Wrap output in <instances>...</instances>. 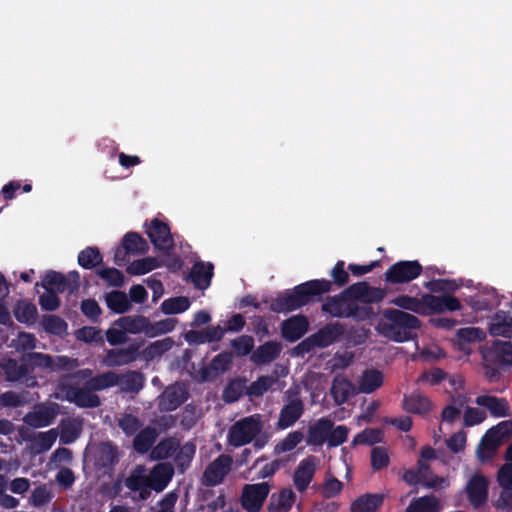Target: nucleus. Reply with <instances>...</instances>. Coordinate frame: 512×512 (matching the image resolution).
Here are the masks:
<instances>
[{
    "instance_id": "nucleus-1",
    "label": "nucleus",
    "mask_w": 512,
    "mask_h": 512,
    "mask_svg": "<svg viewBox=\"0 0 512 512\" xmlns=\"http://www.w3.org/2000/svg\"><path fill=\"white\" fill-rule=\"evenodd\" d=\"M321 310L332 317L352 318L357 322L371 320L376 316L373 307L360 306L355 303L350 286L337 295L328 296L323 302Z\"/></svg>"
},
{
    "instance_id": "nucleus-2",
    "label": "nucleus",
    "mask_w": 512,
    "mask_h": 512,
    "mask_svg": "<svg viewBox=\"0 0 512 512\" xmlns=\"http://www.w3.org/2000/svg\"><path fill=\"white\" fill-rule=\"evenodd\" d=\"M383 316L387 321L379 323L378 331L394 342L409 341L413 331L421 326V321L416 316L399 309H386Z\"/></svg>"
},
{
    "instance_id": "nucleus-3",
    "label": "nucleus",
    "mask_w": 512,
    "mask_h": 512,
    "mask_svg": "<svg viewBox=\"0 0 512 512\" xmlns=\"http://www.w3.org/2000/svg\"><path fill=\"white\" fill-rule=\"evenodd\" d=\"M260 415L255 414L236 421L228 431V443L241 447L251 443L262 431Z\"/></svg>"
},
{
    "instance_id": "nucleus-4",
    "label": "nucleus",
    "mask_w": 512,
    "mask_h": 512,
    "mask_svg": "<svg viewBox=\"0 0 512 512\" xmlns=\"http://www.w3.org/2000/svg\"><path fill=\"white\" fill-rule=\"evenodd\" d=\"M422 270V265L417 260H401L386 270L385 281L389 284L408 283L420 276Z\"/></svg>"
},
{
    "instance_id": "nucleus-5",
    "label": "nucleus",
    "mask_w": 512,
    "mask_h": 512,
    "mask_svg": "<svg viewBox=\"0 0 512 512\" xmlns=\"http://www.w3.org/2000/svg\"><path fill=\"white\" fill-rule=\"evenodd\" d=\"M267 482L245 484L242 489L240 502L247 512H259L270 492Z\"/></svg>"
},
{
    "instance_id": "nucleus-6",
    "label": "nucleus",
    "mask_w": 512,
    "mask_h": 512,
    "mask_svg": "<svg viewBox=\"0 0 512 512\" xmlns=\"http://www.w3.org/2000/svg\"><path fill=\"white\" fill-rule=\"evenodd\" d=\"M145 227L147 228L146 233L156 249L164 252L173 249L174 240L167 223L154 218L149 225L146 222Z\"/></svg>"
},
{
    "instance_id": "nucleus-7",
    "label": "nucleus",
    "mask_w": 512,
    "mask_h": 512,
    "mask_svg": "<svg viewBox=\"0 0 512 512\" xmlns=\"http://www.w3.org/2000/svg\"><path fill=\"white\" fill-rule=\"evenodd\" d=\"M62 392L68 402L74 403L79 408H97L101 405L99 396L87 386V383L82 388L75 385H64Z\"/></svg>"
},
{
    "instance_id": "nucleus-8",
    "label": "nucleus",
    "mask_w": 512,
    "mask_h": 512,
    "mask_svg": "<svg viewBox=\"0 0 512 512\" xmlns=\"http://www.w3.org/2000/svg\"><path fill=\"white\" fill-rule=\"evenodd\" d=\"M489 480L481 473L473 474L465 486L467 499L474 509H479L488 500Z\"/></svg>"
},
{
    "instance_id": "nucleus-9",
    "label": "nucleus",
    "mask_w": 512,
    "mask_h": 512,
    "mask_svg": "<svg viewBox=\"0 0 512 512\" xmlns=\"http://www.w3.org/2000/svg\"><path fill=\"white\" fill-rule=\"evenodd\" d=\"M232 458L229 455L221 454L213 460L204 470L202 483L206 487H214L222 483L230 472Z\"/></svg>"
},
{
    "instance_id": "nucleus-10",
    "label": "nucleus",
    "mask_w": 512,
    "mask_h": 512,
    "mask_svg": "<svg viewBox=\"0 0 512 512\" xmlns=\"http://www.w3.org/2000/svg\"><path fill=\"white\" fill-rule=\"evenodd\" d=\"M423 302L425 306V316L440 314L446 311H458L462 308L460 300L451 294H442L440 296L423 294Z\"/></svg>"
},
{
    "instance_id": "nucleus-11",
    "label": "nucleus",
    "mask_w": 512,
    "mask_h": 512,
    "mask_svg": "<svg viewBox=\"0 0 512 512\" xmlns=\"http://www.w3.org/2000/svg\"><path fill=\"white\" fill-rule=\"evenodd\" d=\"M188 399L184 385L175 383L165 388L159 397L158 407L162 412H171L179 408Z\"/></svg>"
},
{
    "instance_id": "nucleus-12",
    "label": "nucleus",
    "mask_w": 512,
    "mask_h": 512,
    "mask_svg": "<svg viewBox=\"0 0 512 512\" xmlns=\"http://www.w3.org/2000/svg\"><path fill=\"white\" fill-rule=\"evenodd\" d=\"M355 303H362V306H370L383 301L387 292L386 289L370 286L366 281L356 282L350 285Z\"/></svg>"
},
{
    "instance_id": "nucleus-13",
    "label": "nucleus",
    "mask_w": 512,
    "mask_h": 512,
    "mask_svg": "<svg viewBox=\"0 0 512 512\" xmlns=\"http://www.w3.org/2000/svg\"><path fill=\"white\" fill-rule=\"evenodd\" d=\"M301 293L304 306L323 300V295L331 292V284L328 279H313L297 285Z\"/></svg>"
},
{
    "instance_id": "nucleus-14",
    "label": "nucleus",
    "mask_w": 512,
    "mask_h": 512,
    "mask_svg": "<svg viewBox=\"0 0 512 512\" xmlns=\"http://www.w3.org/2000/svg\"><path fill=\"white\" fill-rule=\"evenodd\" d=\"M485 362L499 365L501 367H512V342L495 340L484 352Z\"/></svg>"
},
{
    "instance_id": "nucleus-15",
    "label": "nucleus",
    "mask_w": 512,
    "mask_h": 512,
    "mask_svg": "<svg viewBox=\"0 0 512 512\" xmlns=\"http://www.w3.org/2000/svg\"><path fill=\"white\" fill-rule=\"evenodd\" d=\"M304 306L299 288L295 286L291 290L279 293L271 301L270 310L275 313H288Z\"/></svg>"
},
{
    "instance_id": "nucleus-16",
    "label": "nucleus",
    "mask_w": 512,
    "mask_h": 512,
    "mask_svg": "<svg viewBox=\"0 0 512 512\" xmlns=\"http://www.w3.org/2000/svg\"><path fill=\"white\" fill-rule=\"evenodd\" d=\"M233 362V354L231 351H222L217 354L210 363L201 369V377L203 381H211L216 379L220 374L228 371Z\"/></svg>"
},
{
    "instance_id": "nucleus-17",
    "label": "nucleus",
    "mask_w": 512,
    "mask_h": 512,
    "mask_svg": "<svg viewBox=\"0 0 512 512\" xmlns=\"http://www.w3.org/2000/svg\"><path fill=\"white\" fill-rule=\"evenodd\" d=\"M140 345L132 343L126 348L110 349L105 356V364L109 367L123 366L134 362L139 357Z\"/></svg>"
},
{
    "instance_id": "nucleus-18",
    "label": "nucleus",
    "mask_w": 512,
    "mask_h": 512,
    "mask_svg": "<svg viewBox=\"0 0 512 512\" xmlns=\"http://www.w3.org/2000/svg\"><path fill=\"white\" fill-rule=\"evenodd\" d=\"M309 328L306 316L296 315L284 320L281 324V335L288 342L298 341Z\"/></svg>"
},
{
    "instance_id": "nucleus-19",
    "label": "nucleus",
    "mask_w": 512,
    "mask_h": 512,
    "mask_svg": "<svg viewBox=\"0 0 512 512\" xmlns=\"http://www.w3.org/2000/svg\"><path fill=\"white\" fill-rule=\"evenodd\" d=\"M304 413V403L299 397H295L280 410L277 428L284 430L293 426Z\"/></svg>"
},
{
    "instance_id": "nucleus-20",
    "label": "nucleus",
    "mask_w": 512,
    "mask_h": 512,
    "mask_svg": "<svg viewBox=\"0 0 512 512\" xmlns=\"http://www.w3.org/2000/svg\"><path fill=\"white\" fill-rule=\"evenodd\" d=\"M344 332V324L333 322L321 327L317 332L311 334V337L317 348H326L343 336Z\"/></svg>"
},
{
    "instance_id": "nucleus-21",
    "label": "nucleus",
    "mask_w": 512,
    "mask_h": 512,
    "mask_svg": "<svg viewBox=\"0 0 512 512\" xmlns=\"http://www.w3.org/2000/svg\"><path fill=\"white\" fill-rule=\"evenodd\" d=\"M214 265L211 262H195L189 272L188 278L193 283L194 287L199 290L207 289L210 284L213 273Z\"/></svg>"
},
{
    "instance_id": "nucleus-22",
    "label": "nucleus",
    "mask_w": 512,
    "mask_h": 512,
    "mask_svg": "<svg viewBox=\"0 0 512 512\" xmlns=\"http://www.w3.org/2000/svg\"><path fill=\"white\" fill-rule=\"evenodd\" d=\"M282 352V344L277 341H267L258 346L250 356L255 365L269 364L277 359Z\"/></svg>"
},
{
    "instance_id": "nucleus-23",
    "label": "nucleus",
    "mask_w": 512,
    "mask_h": 512,
    "mask_svg": "<svg viewBox=\"0 0 512 512\" xmlns=\"http://www.w3.org/2000/svg\"><path fill=\"white\" fill-rule=\"evenodd\" d=\"M314 457L310 456L300 461L293 476V483L299 492H304L313 480L315 474Z\"/></svg>"
},
{
    "instance_id": "nucleus-24",
    "label": "nucleus",
    "mask_w": 512,
    "mask_h": 512,
    "mask_svg": "<svg viewBox=\"0 0 512 512\" xmlns=\"http://www.w3.org/2000/svg\"><path fill=\"white\" fill-rule=\"evenodd\" d=\"M489 333L492 336H501L512 339V312L499 310L490 320Z\"/></svg>"
},
{
    "instance_id": "nucleus-25",
    "label": "nucleus",
    "mask_w": 512,
    "mask_h": 512,
    "mask_svg": "<svg viewBox=\"0 0 512 512\" xmlns=\"http://www.w3.org/2000/svg\"><path fill=\"white\" fill-rule=\"evenodd\" d=\"M476 404L486 408L495 418L511 416L510 406L505 398L491 395H481L476 398Z\"/></svg>"
},
{
    "instance_id": "nucleus-26",
    "label": "nucleus",
    "mask_w": 512,
    "mask_h": 512,
    "mask_svg": "<svg viewBox=\"0 0 512 512\" xmlns=\"http://www.w3.org/2000/svg\"><path fill=\"white\" fill-rule=\"evenodd\" d=\"M334 426V422L323 417L311 425L308 429L307 443L314 446H322L327 442L331 429Z\"/></svg>"
},
{
    "instance_id": "nucleus-27",
    "label": "nucleus",
    "mask_w": 512,
    "mask_h": 512,
    "mask_svg": "<svg viewBox=\"0 0 512 512\" xmlns=\"http://www.w3.org/2000/svg\"><path fill=\"white\" fill-rule=\"evenodd\" d=\"M173 467L169 463H159L150 471L149 484L156 492L163 491L173 477Z\"/></svg>"
},
{
    "instance_id": "nucleus-28",
    "label": "nucleus",
    "mask_w": 512,
    "mask_h": 512,
    "mask_svg": "<svg viewBox=\"0 0 512 512\" xmlns=\"http://www.w3.org/2000/svg\"><path fill=\"white\" fill-rule=\"evenodd\" d=\"M56 411L52 407L42 406L37 410L28 412L23 421L30 427L42 428L51 425L56 418Z\"/></svg>"
},
{
    "instance_id": "nucleus-29",
    "label": "nucleus",
    "mask_w": 512,
    "mask_h": 512,
    "mask_svg": "<svg viewBox=\"0 0 512 512\" xmlns=\"http://www.w3.org/2000/svg\"><path fill=\"white\" fill-rule=\"evenodd\" d=\"M381 493H366L358 496L350 505V512H376L383 504Z\"/></svg>"
},
{
    "instance_id": "nucleus-30",
    "label": "nucleus",
    "mask_w": 512,
    "mask_h": 512,
    "mask_svg": "<svg viewBox=\"0 0 512 512\" xmlns=\"http://www.w3.org/2000/svg\"><path fill=\"white\" fill-rule=\"evenodd\" d=\"M145 377L143 373L134 370H128L125 373L118 374V386L124 393L137 394L144 387Z\"/></svg>"
},
{
    "instance_id": "nucleus-31",
    "label": "nucleus",
    "mask_w": 512,
    "mask_h": 512,
    "mask_svg": "<svg viewBox=\"0 0 512 512\" xmlns=\"http://www.w3.org/2000/svg\"><path fill=\"white\" fill-rule=\"evenodd\" d=\"M501 444V439L495 435V432L493 431L492 433L490 430H487L477 447L478 459L481 462L491 460Z\"/></svg>"
},
{
    "instance_id": "nucleus-32",
    "label": "nucleus",
    "mask_w": 512,
    "mask_h": 512,
    "mask_svg": "<svg viewBox=\"0 0 512 512\" xmlns=\"http://www.w3.org/2000/svg\"><path fill=\"white\" fill-rule=\"evenodd\" d=\"M0 369L4 372L6 380L11 382L21 381L29 376L28 368L22 357L19 361L8 358L0 362Z\"/></svg>"
},
{
    "instance_id": "nucleus-33",
    "label": "nucleus",
    "mask_w": 512,
    "mask_h": 512,
    "mask_svg": "<svg viewBox=\"0 0 512 512\" xmlns=\"http://www.w3.org/2000/svg\"><path fill=\"white\" fill-rule=\"evenodd\" d=\"M159 433L156 428L146 426L141 428L133 439V448L139 454H146L152 449Z\"/></svg>"
},
{
    "instance_id": "nucleus-34",
    "label": "nucleus",
    "mask_w": 512,
    "mask_h": 512,
    "mask_svg": "<svg viewBox=\"0 0 512 512\" xmlns=\"http://www.w3.org/2000/svg\"><path fill=\"white\" fill-rule=\"evenodd\" d=\"M441 504L434 495H425L411 500L405 512H440Z\"/></svg>"
},
{
    "instance_id": "nucleus-35",
    "label": "nucleus",
    "mask_w": 512,
    "mask_h": 512,
    "mask_svg": "<svg viewBox=\"0 0 512 512\" xmlns=\"http://www.w3.org/2000/svg\"><path fill=\"white\" fill-rule=\"evenodd\" d=\"M40 285L46 291L63 293L68 288L69 279H67L66 276L60 272L49 270L43 276Z\"/></svg>"
},
{
    "instance_id": "nucleus-36",
    "label": "nucleus",
    "mask_w": 512,
    "mask_h": 512,
    "mask_svg": "<svg viewBox=\"0 0 512 512\" xmlns=\"http://www.w3.org/2000/svg\"><path fill=\"white\" fill-rule=\"evenodd\" d=\"M403 408L410 413L426 414L431 410V402L425 395L412 393L404 397Z\"/></svg>"
},
{
    "instance_id": "nucleus-37",
    "label": "nucleus",
    "mask_w": 512,
    "mask_h": 512,
    "mask_svg": "<svg viewBox=\"0 0 512 512\" xmlns=\"http://www.w3.org/2000/svg\"><path fill=\"white\" fill-rule=\"evenodd\" d=\"M22 360L28 368L29 375L34 372L35 368L53 369L54 358L49 354L28 352L22 354Z\"/></svg>"
},
{
    "instance_id": "nucleus-38",
    "label": "nucleus",
    "mask_w": 512,
    "mask_h": 512,
    "mask_svg": "<svg viewBox=\"0 0 512 512\" xmlns=\"http://www.w3.org/2000/svg\"><path fill=\"white\" fill-rule=\"evenodd\" d=\"M180 447V441L174 437H167L158 442L151 450L154 460H165L172 457Z\"/></svg>"
},
{
    "instance_id": "nucleus-39",
    "label": "nucleus",
    "mask_w": 512,
    "mask_h": 512,
    "mask_svg": "<svg viewBox=\"0 0 512 512\" xmlns=\"http://www.w3.org/2000/svg\"><path fill=\"white\" fill-rule=\"evenodd\" d=\"M107 307L114 313L123 314L131 309V303L125 292L114 290L105 295Z\"/></svg>"
},
{
    "instance_id": "nucleus-40",
    "label": "nucleus",
    "mask_w": 512,
    "mask_h": 512,
    "mask_svg": "<svg viewBox=\"0 0 512 512\" xmlns=\"http://www.w3.org/2000/svg\"><path fill=\"white\" fill-rule=\"evenodd\" d=\"M116 325L121 327L124 331L132 334L139 332H144L146 334V331L149 330V326H151V322L144 316H124L116 321Z\"/></svg>"
},
{
    "instance_id": "nucleus-41",
    "label": "nucleus",
    "mask_w": 512,
    "mask_h": 512,
    "mask_svg": "<svg viewBox=\"0 0 512 512\" xmlns=\"http://www.w3.org/2000/svg\"><path fill=\"white\" fill-rule=\"evenodd\" d=\"M121 244L132 255H143L149 250L147 241L137 232H128L122 238Z\"/></svg>"
},
{
    "instance_id": "nucleus-42",
    "label": "nucleus",
    "mask_w": 512,
    "mask_h": 512,
    "mask_svg": "<svg viewBox=\"0 0 512 512\" xmlns=\"http://www.w3.org/2000/svg\"><path fill=\"white\" fill-rule=\"evenodd\" d=\"M383 384V374L379 370L370 369L364 371L359 381V389L362 393L370 394Z\"/></svg>"
},
{
    "instance_id": "nucleus-43",
    "label": "nucleus",
    "mask_w": 512,
    "mask_h": 512,
    "mask_svg": "<svg viewBox=\"0 0 512 512\" xmlns=\"http://www.w3.org/2000/svg\"><path fill=\"white\" fill-rule=\"evenodd\" d=\"M87 386L95 391H101L118 384V374L113 371H106L86 381Z\"/></svg>"
},
{
    "instance_id": "nucleus-44",
    "label": "nucleus",
    "mask_w": 512,
    "mask_h": 512,
    "mask_svg": "<svg viewBox=\"0 0 512 512\" xmlns=\"http://www.w3.org/2000/svg\"><path fill=\"white\" fill-rule=\"evenodd\" d=\"M390 304H393L401 309L412 311L420 315L425 314L423 295L421 296V298H416L408 295H399L393 298L390 301Z\"/></svg>"
},
{
    "instance_id": "nucleus-45",
    "label": "nucleus",
    "mask_w": 512,
    "mask_h": 512,
    "mask_svg": "<svg viewBox=\"0 0 512 512\" xmlns=\"http://www.w3.org/2000/svg\"><path fill=\"white\" fill-rule=\"evenodd\" d=\"M102 262L103 256L97 247L88 246L78 254V264L84 269H93Z\"/></svg>"
},
{
    "instance_id": "nucleus-46",
    "label": "nucleus",
    "mask_w": 512,
    "mask_h": 512,
    "mask_svg": "<svg viewBox=\"0 0 512 512\" xmlns=\"http://www.w3.org/2000/svg\"><path fill=\"white\" fill-rule=\"evenodd\" d=\"M14 315L18 322L31 325L37 319V307L27 301H19L14 309Z\"/></svg>"
},
{
    "instance_id": "nucleus-47",
    "label": "nucleus",
    "mask_w": 512,
    "mask_h": 512,
    "mask_svg": "<svg viewBox=\"0 0 512 512\" xmlns=\"http://www.w3.org/2000/svg\"><path fill=\"white\" fill-rule=\"evenodd\" d=\"M160 266L159 260L155 257H145L130 263L126 272L129 275H144Z\"/></svg>"
},
{
    "instance_id": "nucleus-48",
    "label": "nucleus",
    "mask_w": 512,
    "mask_h": 512,
    "mask_svg": "<svg viewBox=\"0 0 512 512\" xmlns=\"http://www.w3.org/2000/svg\"><path fill=\"white\" fill-rule=\"evenodd\" d=\"M348 269L345 268V262L343 260H338L336 264L330 271L331 280V292L336 289H340L345 287L350 280Z\"/></svg>"
},
{
    "instance_id": "nucleus-49",
    "label": "nucleus",
    "mask_w": 512,
    "mask_h": 512,
    "mask_svg": "<svg viewBox=\"0 0 512 512\" xmlns=\"http://www.w3.org/2000/svg\"><path fill=\"white\" fill-rule=\"evenodd\" d=\"M277 381V376L263 375L259 376L248 387L246 393L249 396L261 397L263 396Z\"/></svg>"
},
{
    "instance_id": "nucleus-50",
    "label": "nucleus",
    "mask_w": 512,
    "mask_h": 512,
    "mask_svg": "<svg viewBox=\"0 0 512 512\" xmlns=\"http://www.w3.org/2000/svg\"><path fill=\"white\" fill-rule=\"evenodd\" d=\"M230 345L233 356L241 358L253 353L255 341L250 335H241L231 340Z\"/></svg>"
},
{
    "instance_id": "nucleus-51",
    "label": "nucleus",
    "mask_w": 512,
    "mask_h": 512,
    "mask_svg": "<svg viewBox=\"0 0 512 512\" xmlns=\"http://www.w3.org/2000/svg\"><path fill=\"white\" fill-rule=\"evenodd\" d=\"M191 303L185 296L171 297L161 303V311L166 315L182 313L189 309Z\"/></svg>"
},
{
    "instance_id": "nucleus-52",
    "label": "nucleus",
    "mask_w": 512,
    "mask_h": 512,
    "mask_svg": "<svg viewBox=\"0 0 512 512\" xmlns=\"http://www.w3.org/2000/svg\"><path fill=\"white\" fill-rule=\"evenodd\" d=\"M351 382L346 378L335 377L332 382L331 395L338 404H344L350 395Z\"/></svg>"
},
{
    "instance_id": "nucleus-53",
    "label": "nucleus",
    "mask_w": 512,
    "mask_h": 512,
    "mask_svg": "<svg viewBox=\"0 0 512 512\" xmlns=\"http://www.w3.org/2000/svg\"><path fill=\"white\" fill-rule=\"evenodd\" d=\"M424 287L432 293L451 294L457 291L461 285L453 279H433L425 282Z\"/></svg>"
},
{
    "instance_id": "nucleus-54",
    "label": "nucleus",
    "mask_w": 512,
    "mask_h": 512,
    "mask_svg": "<svg viewBox=\"0 0 512 512\" xmlns=\"http://www.w3.org/2000/svg\"><path fill=\"white\" fill-rule=\"evenodd\" d=\"M118 426L123 433L130 437L135 436L142 428V421L131 413H124L118 418Z\"/></svg>"
},
{
    "instance_id": "nucleus-55",
    "label": "nucleus",
    "mask_w": 512,
    "mask_h": 512,
    "mask_svg": "<svg viewBox=\"0 0 512 512\" xmlns=\"http://www.w3.org/2000/svg\"><path fill=\"white\" fill-rule=\"evenodd\" d=\"M196 452V446L192 442L185 443L175 455V464L184 472L191 464Z\"/></svg>"
},
{
    "instance_id": "nucleus-56",
    "label": "nucleus",
    "mask_w": 512,
    "mask_h": 512,
    "mask_svg": "<svg viewBox=\"0 0 512 512\" xmlns=\"http://www.w3.org/2000/svg\"><path fill=\"white\" fill-rule=\"evenodd\" d=\"M149 483L148 475L142 466H137L125 479V486L133 492L140 490Z\"/></svg>"
},
{
    "instance_id": "nucleus-57",
    "label": "nucleus",
    "mask_w": 512,
    "mask_h": 512,
    "mask_svg": "<svg viewBox=\"0 0 512 512\" xmlns=\"http://www.w3.org/2000/svg\"><path fill=\"white\" fill-rule=\"evenodd\" d=\"M81 434V429L73 420L62 421L60 443L64 445L75 442Z\"/></svg>"
},
{
    "instance_id": "nucleus-58",
    "label": "nucleus",
    "mask_w": 512,
    "mask_h": 512,
    "mask_svg": "<svg viewBox=\"0 0 512 512\" xmlns=\"http://www.w3.org/2000/svg\"><path fill=\"white\" fill-rule=\"evenodd\" d=\"M383 439V432L377 428H366L358 433L354 439V445H374Z\"/></svg>"
},
{
    "instance_id": "nucleus-59",
    "label": "nucleus",
    "mask_w": 512,
    "mask_h": 512,
    "mask_svg": "<svg viewBox=\"0 0 512 512\" xmlns=\"http://www.w3.org/2000/svg\"><path fill=\"white\" fill-rule=\"evenodd\" d=\"M97 275L103 279L107 285L111 287H122L125 282V277L122 271L113 267H106L97 270Z\"/></svg>"
},
{
    "instance_id": "nucleus-60",
    "label": "nucleus",
    "mask_w": 512,
    "mask_h": 512,
    "mask_svg": "<svg viewBox=\"0 0 512 512\" xmlns=\"http://www.w3.org/2000/svg\"><path fill=\"white\" fill-rule=\"evenodd\" d=\"M304 435L301 431L290 432L283 440L275 445V454L292 451L299 443L302 442Z\"/></svg>"
},
{
    "instance_id": "nucleus-61",
    "label": "nucleus",
    "mask_w": 512,
    "mask_h": 512,
    "mask_svg": "<svg viewBox=\"0 0 512 512\" xmlns=\"http://www.w3.org/2000/svg\"><path fill=\"white\" fill-rule=\"evenodd\" d=\"M245 389L244 381L241 379L231 380L224 389L223 399L226 403L238 401L243 395Z\"/></svg>"
},
{
    "instance_id": "nucleus-62",
    "label": "nucleus",
    "mask_w": 512,
    "mask_h": 512,
    "mask_svg": "<svg viewBox=\"0 0 512 512\" xmlns=\"http://www.w3.org/2000/svg\"><path fill=\"white\" fill-rule=\"evenodd\" d=\"M296 500V495L292 489H283L280 491L277 501V506L274 507L272 504L268 507V512H278L283 510L288 512Z\"/></svg>"
},
{
    "instance_id": "nucleus-63",
    "label": "nucleus",
    "mask_w": 512,
    "mask_h": 512,
    "mask_svg": "<svg viewBox=\"0 0 512 512\" xmlns=\"http://www.w3.org/2000/svg\"><path fill=\"white\" fill-rule=\"evenodd\" d=\"M42 324L46 332L55 335H61L67 330V323L57 315H45Z\"/></svg>"
},
{
    "instance_id": "nucleus-64",
    "label": "nucleus",
    "mask_w": 512,
    "mask_h": 512,
    "mask_svg": "<svg viewBox=\"0 0 512 512\" xmlns=\"http://www.w3.org/2000/svg\"><path fill=\"white\" fill-rule=\"evenodd\" d=\"M390 464V458L384 447H374L371 451V466L374 471H380Z\"/></svg>"
}]
</instances>
